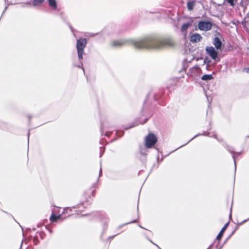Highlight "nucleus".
<instances>
[{
    "mask_svg": "<svg viewBox=\"0 0 249 249\" xmlns=\"http://www.w3.org/2000/svg\"><path fill=\"white\" fill-rule=\"evenodd\" d=\"M132 44L138 49H160L174 45V43L171 38L157 39L151 37H146L141 40L125 39L115 40L112 43L113 46L120 47L125 44Z\"/></svg>",
    "mask_w": 249,
    "mask_h": 249,
    "instance_id": "nucleus-1",
    "label": "nucleus"
},
{
    "mask_svg": "<svg viewBox=\"0 0 249 249\" xmlns=\"http://www.w3.org/2000/svg\"><path fill=\"white\" fill-rule=\"evenodd\" d=\"M87 41L85 38H81L77 40L76 48L79 60H81L83 58L82 55L84 53V50Z\"/></svg>",
    "mask_w": 249,
    "mask_h": 249,
    "instance_id": "nucleus-2",
    "label": "nucleus"
},
{
    "mask_svg": "<svg viewBox=\"0 0 249 249\" xmlns=\"http://www.w3.org/2000/svg\"><path fill=\"white\" fill-rule=\"evenodd\" d=\"M157 141V139L153 134H149L145 139V146L150 148L154 145Z\"/></svg>",
    "mask_w": 249,
    "mask_h": 249,
    "instance_id": "nucleus-3",
    "label": "nucleus"
},
{
    "mask_svg": "<svg viewBox=\"0 0 249 249\" xmlns=\"http://www.w3.org/2000/svg\"><path fill=\"white\" fill-rule=\"evenodd\" d=\"M206 51L207 53L215 62H217L219 61V59L217 57L218 53L213 47H207Z\"/></svg>",
    "mask_w": 249,
    "mask_h": 249,
    "instance_id": "nucleus-4",
    "label": "nucleus"
},
{
    "mask_svg": "<svg viewBox=\"0 0 249 249\" xmlns=\"http://www.w3.org/2000/svg\"><path fill=\"white\" fill-rule=\"evenodd\" d=\"M198 28L202 31H208L212 28V24L208 21H200L198 24Z\"/></svg>",
    "mask_w": 249,
    "mask_h": 249,
    "instance_id": "nucleus-5",
    "label": "nucleus"
},
{
    "mask_svg": "<svg viewBox=\"0 0 249 249\" xmlns=\"http://www.w3.org/2000/svg\"><path fill=\"white\" fill-rule=\"evenodd\" d=\"M201 39L202 37L200 35L196 33L191 36L190 41L193 43H197L199 42Z\"/></svg>",
    "mask_w": 249,
    "mask_h": 249,
    "instance_id": "nucleus-6",
    "label": "nucleus"
},
{
    "mask_svg": "<svg viewBox=\"0 0 249 249\" xmlns=\"http://www.w3.org/2000/svg\"><path fill=\"white\" fill-rule=\"evenodd\" d=\"M213 44L217 50L220 49L222 46V42L217 37H215L213 40Z\"/></svg>",
    "mask_w": 249,
    "mask_h": 249,
    "instance_id": "nucleus-7",
    "label": "nucleus"
},
{
    "mask_svg": "<svg viewBox=\"0 0 249 249\" xmlns=\"http://www.w3.org/2000/svg\"><path fill=\"white\" fill-rule=\"evenodd\" d=\"M201 71V69L197 65H196L190 69L192 75H196Z\"/></svg>",
    "mask_w": 249,
    "mask_h": 249,
    "instance_id": "nucleus-8",
    "label": "nucleus"
},
{
    "mask_svg": "<svg viewBox=\"0 0 249 249\" xmlns=\"http://www.w3.org/2000/svg\"><path fill=\"white\" fill-rule=\"evenodd\" d=\"M228 225H229V222L227 223L224 225V226L222 228L221 231H220V232L219 233V234L217 235V236L216 237L217 239H218V240H220L221 239L222 236H223V233L227 229Z\"/></svg>",
    "mask_w": 249,
    "mask_h": 249,
    "instance_id": "nucleus-9",
    "label": "nucleus"
},
{
    "mask_svg": "<svg viewBox=\"0 0 249 249\" xmlns=\"http://www.w3.org/2000/svg\"><path fill=\"white\" fill-rule=\"evenodd\" d=\"M54 212H55V210L53 211L52 215L50 218V220L52 222L56 221L57 220L59 219L61 217V215H56L55 214H54Z\"/></svg>",
    "mask_w": 249,
    "mask_h": 249,
    "instance_id": "nucleus-10",
    "label": "nucleus"
},
{
    "mask_svg": "<svg viewBox=\"0 0 249 249\" xmlns=\"http://www.w3.org/2000/svg\"><path fill=\"white\" fill-rule=\"evenodd\" d=\"M49 5L53 9H56L57 4L55 0H48Z\"/></svg>",
    "mask_w": 249,
    "mask_h": 249,
    "instance_id": "nucleus-11",
    "label": "nucleus"
},
{
    "mask_svg": "<svg viewBox=\"0 0 249 249\" xmlns=\"http://www.w3.org/2000/svg\"><path fill=\"white\" fill-rule=\"evenodd\" d=\"M191 25V23H187L185 24H184L181 26V32H186L187 30H188V28Z\"/></svg>",
    "mask_w": 249,
    "mask_h": 249,
    "instance_id": "nucleus-12",
    "label": "nucleus"
},
{
    "mask_svg": "<svg viewBox=\"0 0 249 249\" xmlns=\"http://www.w3.org/2000/svg\"><path fill=\"white\" fill-rule=\"evenodd\" d=\"M213 78V77L211 74H205L203 75L201 78L202 80L204 81L210 80Z\"/></svg>",
    "mask_w": 249,
    "mask_h": 249,
    "instance_id": "nucleus-13",
    "label": "nucleus"
},
{
    "mask_svg": "<svg viewBox=\"0 0 249 249\" xmlns=\"http://www.w3.org/2000/svg\"><path fill=\"white\" fill-rule=\"evenodd\" d=\"M195 4L194 1H189L187 2V8L189 10H192Z\"/></svg>",
    "mask_w": 249,
    "mask_h": 249,
    "instance_id": "nucleus-14",
    "label": "nucleus"
},
{
    "mask_svg": "<svg viewBox=\"0 0 249 249\" xmlns=\"http://www.w3.org/2000/svg\"><path fill=\"white\" fill-rule=\"evenodd\" d=\"M71 211H72L71 208L67 207L64 209L63 213L68 214V215H70V213L71 212Z\"/></svg>",
    "mask_w": 249,
    "mask_h": 249,
    "instance_id": "nucleus-15",
    "label": "nucleus"
},
{
    "mask_svg": "<svg viewBox=\"0 0 249 249\" xmlns=\"http://www.w3.org/2000/svg\"><path fill=\"white\" fill-rule=\"evenodd\" d=\"M44 1V0H34L33 3L34 5H37L43 3Z\"/></svg>",
    "mask_w": 249,
    "mask_h": 249,
    "instance_id": "nucleus-16",
    "label": "nucleus"
},
{
    "mask_svg": "<svg viewBox=\"0 0 249 249\" xmlns=\"http://www.w3.org/2000/svg\"><path fill=\"white\" fill-rule=\"evenodd\" d=\"M227 149L229 150V151L230 152H231V153L232 154H234V152L231 149V147H227ZM232 158L234 160V164H235V166L236 167V162H235V155L234 154L232 155Z\"/></svg>",
    "mask_w": 249,
    "mask_h": 249,
    "instance_id": "nucleus-17",
    "label": "nucleus"
},
{
    "mask_svg": "<svg viewBox=\"0 0 249 249\" xmlns=\"http://www.w3.org/2000/svg\"><path fill=\"white\" fill-rule=\"evenodd\" d=\"M226 1L229 3L231 6H233L235 4L236 0H226Z\"/></svg>",
    "mask_w": 249,
    "mask_h": 249,
    "instance_id": "nucleus-18",
    "label": "nucleus"
},
{
    "mask_svg": "<svg viewBox=\"0 0 249 249\" xmlns=\"http://www.w3.org/2000/svg\"><path fill=\"white\" fill-rule=\"evenodd\" d=\"M31 5L30 1H28L25 3H23L22 4V7H30Z\"/></svg>",
    "mask_w": 249,
    "mask_h": 249,
    "instance_id": "nucleus-19",
    "label": "nucleus"
},
{
    "mask_svg": "<svg viewBox=\"0 0 249 249\" xmlns=\"http://www.w3.org/2000/svg\"><path fill=\"white\" fill-rule=\"evenodd\" d=\"M29 138H30V132L28 133V150H29Z\"/></svg>",
    "mask_w": 249,
    "mask_h": 249,
    "instance_id": "nucleus-20",
    "label": "nucleus"
},
{
    "mask_svg": "<svg viewBox=\"0 0 249 249\" xmlns=\"http://www.w3.org/2000/svg\"><path fill=\"white\" fill-rule=\"evenodd\" d=\"M243 71H244L247 73H249V68L244 69Z\"/></svg>",
    "mask_w": 249,
    "mask_h": 249,
    "instance_id": "nucleus-21",
    "label": "nucleus"
},
{
    "mask_svg": "<svg viewBox=\"0 0 249 249\" xmlns=\"http://www.w3.org/2000/svg\"><path fill=\"white\" fill-rule=\"evenodd\" d=\"M204 63H209V61H207V59H205V60H204Z\"/></svg>",
    "mask_w": 249,
    "mask_h": 249,
    "instance_id": "nucleus-22",
    "label": "nucleus"
},
{
    "mask_svg": "<svg viewBox=\"0 0 249 249\" xmlns=\"http://www.w3.org/2000/svg\"><path fill=\"white\" fill-rule=\"evenodd\" d=\"M81 206H82V205H81V204H79V205L77 206V207H78V208H79Z\"/></svg>",
    "mask_w": 249,
    "mask_h": 249,
    "instance_id": "nucleus-23",
    "label": "nucleus"
},
{
    "mask_svg": "<svg viewBox=\"0 0 249 249\" xmlns=\"http://www.w3.org/2000/svg\"><path fill=\"white\" fill-rule=\"evenodd\" d=\"M101 173H102V170H101V169H100V175L101 174Z\"/></svg>",
    "mask_w": 249,
    "mask_h": 249,
    "instance_id": "nucleus-24",
    "label": "nucleus"
},
{
    "mask_svg": "<svg viewBox=\"0 0 249 249\" xmlns=\"http://www.w3.org/2000/svg\"><path fill=\"white\" fill-rule=\"evenodd\" d=\"M135 222H136V220H134V221H132V222H131L130 223Z\"/></svg>",
    "mask_w": 249,
    "mask_h": 249,
    "instance_id": "nucleus-25",
    "label": "nucleus"
},
{
    "mask_svg": "<svg viewBox=\"0 0 249 249\" xmlns=\"http://www.w3.org/2000/svg\"><path fill=\"white\" fill-rule=\"evenodd\" d=\"M206 69H208V66H207Z\"/></svg>",
    "mask_w": 249,
    "mask_h": 249,
    "instance_id": "nucleus-26",
    "label": "nucleus"
},
{
    "mask_svg": "<svg viewBox=\"0 0 249 249\" xmlns=\"http://www.w3.org/2000/svg\"><path fill=\"white\" fill-rule=\"evenodd\" d=\"M157 246L158 247V248H159L160 249V247H159V246H157Z\"/></svg>",
    "mask_w": 249,
    "mask_h": 249,
    "instance_id": "nucleus-27",
    "label": "nucleus"
},
{
    "mask_svg": "<svg viewBox=\"0 0 249 249\" xmlns=\"http://www.w3.org/2000/svg\"><path fill=\"white\" fill-rule=\"evenodd\" d=\"M73 208H74V209H76V207H73Z\"/></svg>",
    "mask_w": 249,
    "mask_h": 249,
    "instance_id": "nucleus-28",
    "label": "nucleus"
}]
</instances>
